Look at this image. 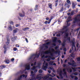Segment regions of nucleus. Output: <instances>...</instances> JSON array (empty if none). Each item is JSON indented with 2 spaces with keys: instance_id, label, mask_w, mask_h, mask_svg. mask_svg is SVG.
I'll use <instances>...</instances> for the list:
<instances>
[{
  "instance_id": "nucleus-1",
  "label": "nucleus",
  "mask_w": 80,
  "mask_h": 80,
  "mask_svg": "<svg viewBox=\"0 0 80 80\" xmlns=\"http://www.w3.org/2000/svg\"><path fill=\"white\" fill-rule=\"evenodd\" d=\"M60 53V51H55V50L53 48H49L48 50L46 51H43L42 52H41L39 54L36 53L34 55V56H35L36 58H38L40 54H41V56L42 58H43L45 57V54H48L49 53L50 56H53L54 53Z\"/></svg>"
},
{
  "instance_id": "nucleus-2",
  "label": "nucleus",
  "mask_w": 80,
  "mask_h": 80,
  "mask_svg": "<svg viewBox=\"0 0 80 80\" xmlns=\"http://www.w3.org/2000/svg\"><path fill=\"white\" fill-rule=\"evenodd\" d=\"M66 38L67 39L68 42V43H71L72 45V47L70 49V50L69 51V53H71L72 52V54L71 55V57H73V58L75 57V54H73V52H74V50H73V48H74L75 50H76V48H75V44H74V42H75V41L73 40L71 42H70V37H68V33L67 32H65Z\"/></svg>"
},
{
  "instance_id": "nucleus-3",
  "label": "nucleus",
  "mask_w": 80,
  "mask_h": 80,
  "mask_svg": "<svg viewBox=\"0 0 80 80\" xmlns=\"http://www.w3.org/2000/svg\"><path fill=\"white\" fill-rule=\"evenodd\" d=\"M70 18H71V17H69L68 18L67 21V26H64L63 27V28L62 29L61 32H58V34L57 35V37H60V36L61 34V35H62L64 33V31H65V30H66V29H67V27H68V26H69L70 25V23H68V22H70V20L69 19H70Z\"/></svg>"
},
{
  "instance_id": "nucleus-4",
  "label": "nucleus",
  "mask_w": 80,
  "mask_h": 80,
  "mask_svg": "<svg viewBox=\"0 0 80 80\" xmlns=\"http://www.w3.org/2000/svg\"><path fill=\"white\" fill-rule=\"evenodd\" d=\"M31 74L30 75L31 77L29 78V80H36V79H40L41 78V76H42V74H39L38 75L36 78L35 75V74L33 73L32 71H31Z\"/></svg>"
},
{
  "instance_id": "nucleus-5",
  "label": "nucleus",
  "mask_w": 80,
  "mask_h": 80,
  "mask_svg": "<svg viewBox=\"0 0 80 80\" xmlns=\"http://www.w3.org/2000/svg\"><path fill=\"white\" fill-rule=\"evenodd\" d=\"M25 71H26V69H25L23 72H22V71H20L18 73V74H20V73L21 74H22V73H24V72H25V74H22V75H21L18 78L17 80H21V79L22 78V77H25V78L27 77V72H25Z\"/></svg>"
},
{
  "instance_id": "nucleus-6",
  "label": "nucleus",
  "mask_w": 80,
  "mask_h": 80,
  "mask_svg": "<svg viewBox=\"0 0 80 80\" xmlns=\"http://www.w3.org/2000/svg\"><path fill=\"white\" fill-rule=\"evenodd\" d=\"M63 71L64 72V74H63V72H62V70H60L59 71V75L60 77L61 78H63V76H65L66 77H67V74H66V72H65V69H63Z\"/></svg>"
},
{
  "instance_id": "nucleus-7",
  "label": "nucleus",
  "mask_w": 80,
  "mask_h": 80,
  "mask_svg": "<svg viewBox=\"0 0 80 80\" xmlns=\"http://www.w3.org/2000/svg\"><path fill=\"white\" fill-rule=\"evenodd\" d=\"M70 61V62H68V65H72V67H77L76 63H75V62L72 59H71Z\"/></svg>"
},
{
  "instance_id": "nucleus-8",
  "label": "nucleus",
  "mask_w": 80,
  "mask_h": 80,
  "mask_svg": "<svg viewBox=\"0 0 80 80\" xmlns=\"http://www.w3.org/2000/svg\"><path fill=\"white\" fill-rule=\"evenodd\" d=\"M36 62H35L34 64L33 63H31V66H33L32 68L31 69V70H33V71H34L35 73H37V70L36 69V67L35 66V65H36Z\"/></svg>"
},
{
  "instance_id": "nucleus-9",
  "label": "nucleus",
  "mask_w": 80,
  "mask_h": 80,
  "mask_svg": "<svg viewBox=\"0 0 80 80\" xmlns=\"http://www.w3.org/2000/svg\"><path fill=\"white\" fill-rule=\"evenodd\" d=\"M47 66H48V63L44 60V63H43V66H42V69L46 71V69L47 68Z\"/></svg>"
},
{
  "instance_id": "nucleus-10",
  "label": "nucleus",
  "mask_w": 80,
  "mask_h": 80,
  "mask_svg": "<svg viewBox=\"0 0 80 80\" xmlns=\"http://www.w3.org/2000/svg\"><path fill=\"white\" fill-rule=\"evenodd\" d=\"M48 76H46L43 78V80H48L49 79V77H53V76L50 74H48Z\"/></svg>"
},
{
  "instance_id": "nucleus-11",
  "label": "nucleus",
  "mask_w": 80,
  "mask_h": 80,
  "mask_svg": "<svg viewBox=\"0 0 80 80\" xmlns=\"http://www.w3.org/2000/svg\"><path fill=\"white\" fill-rule=\"evenodd\" d=\"M45 58H48L47 59V61H50V58H51L52 60H55V58L54 57H51V56L49 55L46 56L45 57Z\"/></svg>"
},
{
  "instance_id": "nucleus-12",
  "label": "nucleus",
  "mask_w": 80,
  "mask_h": 80,
  "mask_svg": "<svg viewBox=\"0 0 80 80\" xmlns=\"http://www.w3.org/2000/svg\"><path fill=\"white\" fill-rule=\"evenodd\" d=\"M72 70H73L75 72L76 71V69H77V68H73L72 67H71L67 69L68 71L69 72H72Z\"/></svg>"
},
{
  "instance_id": "nucleus-13",
  "label": "nucleus",
  "mask_w": 80,
  "mask_h": 80,
  "mask_svg": "<svg viewBox=\"0 0 80 80\" xmlns=\"http://www.w3.org/2000/svg\"><path fill=\"white\" fill-rule=\"evenodd\" d=\"M25 68L28 70H30V64H29V63L27 64L26 65Z\"/></svg>"
},
{
  "instance_id": "nucleus-14",
  "label": "nucleus",
  "mask_w": 80,
  "mask_h": 80,
  "mask_svg": "<svg viewBox=\"0 0 80 80\" xmlns=\"http://www.w3.org/2000/svg\"><path fill=\"white\" fill-rule=\"evenodd\" d=\"M49 44H50V42H46L44 44V47L46 48H48V45H49Z\"/></svg>"
},
{
  "instance_id": "nucleus-15",
  "label": "nucleus",
  "mask_w": 80,
  "mask_h": 80,
  "mask_svg": "<svg viewBox=\"0 0 80 80\" xmlns=\"http://www.w3.org/2000/svg\"><path fill=\"white\" fill-rule=\"evenodd\" d=\"M71 77L72 78H75V80H77V79H78V78L77 77L73 76V74H71Z\"/></svg>"
},
{
  "instance_id": "nucleus-16",
  "label": "nucleus",
  "mask_w": 80,
  "mask_h": 80,
  "mask_svg": "<svg viewBox=\"0 0 80 80\" xmlns=\"http://www.w3.org/2000/svg\"><path fill=\"white\" fill-rule=\"evenodd\" d=\"M3 48L4 49V53L5 54L6 53V52H7V47H6V46L4 45V46L3 47Z\"/></svg>"
},
{
  "instance_id": "nucleus-17",
  "label": "nucleus",
  "mask_w": 80,
  "mask_h": 80,
  "mask_svg": "<svg viewBox=\"0 0 80 80\" xmlns=\"http://www.w3.org/2000/svg\"><path fill=\"white\" fill-rule=\"evenodd\" d=\"M10 41V39L9 38H8L7 39V42H6V44L7 45H8V44H9Z\"/></svg>"
},
{
  "instance_id": "nucleus-18",
  "label": "nucleus",
  "mask_w": 80,
  "mask_h": 80,
  "mask_svg": "<svg viewBox=\"0 0 80 80\" xmlns=\"http://www.w3.org/2000/svg\"><path fill=\"white\" fill-rule=\"evenodd\" d=\"M19 16L21 17H23L24 16H25V14L24 13H20L19 14Z\"/></svg>"
},
{
  "instance_id": "nucleus-19",
  "label": "nucleus",
  "mask_w": 80,
  "mask_h": 80,
  "mask_svg": "<svg viewBox=\"0 0 80 80\" xmlns=\"http://www.w3.org/2000/svg\"><path fill=\"white\" fill-rule=\"evenodd\" d=\"M72 8L73 9H74V8H75V4L74 2H73L72 3Z\"/></svg>"
},
{
  "instance_id": "nucleus-20",
  "label": "nucleus",
  "mask_w": 80,
  "mask_h": 80,
  "mask_svg": "<svg viewBox=\"0 0 80 80\" xmlns=\"http://www.w3.org/2000/svg\"><path fill=\"white\" fill-rule=\"evenodd\" d=\"M5 67V66L4 65H2L0 66V68L1 69H3Z\"/></svg>"
},
{
  "instance_id": "nucleus-21",
  "label": "nucleus",
  "mask_w": 80,
  "mask_h": 80,
  "mask_svg": "<svg viewBox=\"0 0 80 80\" xmlns=\"http://www.w3.org/2000/svg\"><path fill=\"white\" fill-rule=\"evenodd\" d=\"M18 29H16L13 30V33H17V32H18Z\"/></svg>"
},
{
  "instance_id": "nucleus-22",
  "label": "nucleus",
  "mask_w": 80,
  "mask_h": 80,
  "mask_svg": "<svg viewBox=\"0 0 80 80\" xmlns=\"http://www.w3.org/2000/svg\"><path fill=\"white\" fill-rule=\"evenodd\" d=\"M53 41L54 42H56V40H57V38L56 37H53L52 38Z\"/></svg>"
},
{
  "instance_id": "nucleus-23",
  "label": "nucleus",
  "mask_w": 80,
  "mask_h": 80,
  "mask_svg": "<svg viewBox=\"0 0 80 80\" xmlns=\"http://www.w3.org/2000/svg\"><path fill=\"white\" fill-rule=\"evenodd\" d=\"M29 29V28H22V30L24 31L27 30Z\"/></svg>"
},
{
  "instance_id": "nucleus-24",
  "label": "nucleus",
  "mask_w": 80,
  "mask_h": 80,
  "mask_svg": "<svg viewBox=\"0 0 80 80\" xmlns=\"http://www.w3.org/2000/svg\"><path fill=\"white\" fill-rule=\"evenodd\" d=\"M64 6L65 7H70V5L68 4L67 3H65Z\"/></svg>"
},
{
  "instance_id": "nucleus-25",
  "label": "nucleus",
  "mask_w": 80,
  "mask_h": 80,
  "mask_svg": "<svg viewBox=\"0 0 80 80\" xmlns=\"http://www.w3.org/2000/svg\"><path fill=\"white\" fill-rule=\"evenodd\" d=\"M49 63L50 65H52L53 63V61H50Z\"/></svg>"
},
{
  "instance_id": "nucleus-26",
  "label": "nucleus",
  "mask_w": 80,
  "mask_h": 80,
  "mask_svg": "<svg viewBox=\"0 0 80 80\" xmlns=\"http://www.w3.org/2000/svg\"><path fill=\"white\" fill-rule=\"evenodd\" d=\"M48 6H49V8H51L52 9V4H48Z\"/></svg>"
},
{
  "instance_id": "nucleus-27",
  "label": "nucleus",
  "mask_w": 80,
  "mask_h": 80,
  "mask_svg": "<svg viewBox=\"0 0 80 80\" xmlns=\"http://www.w3.org/2000/svg\"><path fill=\"white\" fill-rule=\"evenodd\" d=\"M8 29L9 30H12V26H9Z\"/></svg>"
},
{
  "instance_id": "nucleus-28",
  "label": "nucleus",
  "mask_w": 80,
  "mask_h": 80,
  "mask_svg": "<svg viewBox=\"0 0 80 80\" xmlns=\"http://www.w3.org/2000/svg\"><path fill=\"white\" fill-rule=\"evenodd\" d=\"M67 2L69 3V4H71V2H70V1L69 0H67Z\"/></svg>"
},
{
  "instance_id": "nucleus-29",
  "label": "nucleus",
  "mask_w": 80,
  "mask_h": 80,
  "mask_svg": "<svg viewBox=\"0 0 80 80\" xmlns=\"http://www.w3.org/2000/svg\"><path fill=\"white\" fill-rule=\"evenodd\" d=\"M5 62H6L7 63H10V61L8 60H6Z\"/></svg>"
},
{
  "instance_id": "nucleus-30",
  "label": "nucleus",
  "mask_w": 80,
  "mask_h": 80,
  "mask_svg": "<svg viewBox=\"0 0 80 80\" xmlns=\"http://www.w3.org/2000/svg\"><path fill=\"white\" fill-rule=\"evenodd\" d=\"M40 62L38 63V67L39 68H40Z\"/></svg>"
},
{
  "instance_id": "nucleus-31",
  "label": "nucleus",
  "mask_w": 80,
  "mask_h": 80,
  "mask_svg": "<svg viewBox=\"0 0 80 80\" xmlns=\"http://www.w3.org/2000/svg\"><path fill=\"white\" fill-rule=\"evenodd\" d=\"M38 8V5H36L35 6V10H37Z\"/></svg>"
},
{
  "instance_id": "nucleus-32",
  "label": "nucleus",
  "mask_w": 80,
  "mask_h": 80,
  "mask_svg": "<svg viewBox=\"0 0 80 80\" xmlns=\"http://www.w3.org/2000/svg\"><path fill=\"white\" fill-rule=\"evenodd\" d=\"M18 49L16 48H14L13 49L14 51H17Z\"/></svg>"
},
{
  "instance_id": "nucleus-33",
  "label": "nucleus",
  "mask_w": 80,
  "mask_h": 80,
  "mask_svg": "<svg viewBox=\"0 0 80 80\" xmlns=\"http://www.w3.org/2000/svg\"><path fill=\"white\" fill-rule=\"evenodd\" d=\"M67 66H68V64L66 65V64H63V67H67Z\"/></svg>"
},
{
  "instance_id": "nucleus-34",
  "label": "nucleus",
  "mask_w": 80,
  "mask_h": 80,
  "mask_svg": "<svg viewBox=\"0 0 80 80\" xmlns=\"http://www.w3.org/2000/svg\"><path fill=\"white\" fill-rule=\"evenodd\" d=\"M49 70H53V68L52 67H50L49 68Z\"/></svg>"
},
{
  "instance_id": "nucleus-35",
  "label": "nucleus",
  "mask_w": 80,
  "mask_h": 80,
  "mask_svg": "<svg viewBox=\"0 0 80 80\" xmlns=\"http://www.w3.org/2000/svg\"><path fill=\"white\" fill-rule=\"evenodd\" d=\"M65 41H64L63 43L62 44V47H64V46H65Z\"/></svg>"
},
{
  "instance_id": "nucleus-36",
  "label": "nucleus",
  "mask_w": 80,
  "mask_h": 80,
  "mask_svg": "<svg viewBox=\"0 0 80 80\" xmlns=\"http://www.w3.org/2000/svg\"><path fill=\"white\" fill-rule=\"evenodd\" d=\"M70 15H73V11H72L71 13H70Z\"/></svg>"
},
{
  "instance_id": "nucleus-37",
  "label": "nucleus",
  "mask_w": 80,
  "mask_h": 80,
  "mask_svg": "<svg viewBox=\"0 0 80 80\" xmlns=\"http://www.w3.org/2000/svg\"><path fill=\"white\" fill-rule=\"evenodd\" d=\"M77 61H80V58H77Z\"/></svg>"
},
{
  "instance_id": "nucleus-38",
  "label": "nucleus",
  "mask_w": 80,
  "mask_h": 80,
  "mask_svg": "<svg viewBox=\"0 0 80 80\" xmlns=\"http://www.w3.org/2000/svg\"><path fill=\"white\" fill-rule=\"evenodd\" d=\"M51 20H52V19H50L49 20V22H48V24H49V23H50V22H51Z\"/></svg>"
},
{
  "instance_id": "nucleus-39",
  "label": "nucleus",
  "mask_w": 80,
  "mask_h": 80,
  "mask_svg": "<svg viewBox=\"0 0 80 80\" xmlns=\"http://www.w3.org/2000/svg\"><path fill=\"white\" fill-rule=\"evenodd\" d=\"M39 73H42V70H40L39 71Z\"/></svg>"
},
{
  "instance_id": "nucleus-40",
  "label": "nucleus",
  "mask_w": 80,
  "mask_h": 80,
  "mask_svg": "<svg viewBox=\"0 0 80 80\" xmlns=\"http://www.w3.org/2000/svg\"><path fill=\"white\" fill-rule=\"evenodd\" d=\"M14 58H12L11 59V62H13V61H14Z\"/></svg>"
},
{
  "instance_id": "nucleus-41",
  "label": "nucleus",
  "mask_w": 80,
  "mask_h": 80,
  "mask_svg": "<svg viewBox=\"0 0 80 80\" xmlns=\"http://www.w3.org/2000/svg\"><path fill=\"white\" fill-rule=\"evenodd\" d=\"M20 26V25L19 24H16V27H19Z\"/></svg>"
},
{
  "instance_id": "nucleus-42",
  "label": "nucleus",
  "mask_w": 80,
  "mask_h": 80,
  "mask_svg": "<svg viewBox=\"0 0 80 80\" xmlns=\"http://www.w3.org/2000/svg\"><path fill=\"white\" fill-rule=\"evenodd\" d=\"M16 47H19V45H18V44H16Z\"/></svg>"
},
{
  "instance_id": "nucleus-43",
  "label": "nucleus",
  "mask_w": 80,
  "mask_h": 80,
  "mask_svg": "<svg viewBox=\"0 0 80 80\" xmlns=\"http://www.w3.org/2000/svg\"><path fill=\"white\" fill-rule=\"evenodd\" d=\"M78 73L77 72H75L74 74V75H77V74Z\"/></svg>"
},
{
  "instance_id": "nucleus-44",
  "label": "nucleus",
  "mask_w": 80,
  "mask_h": 80,
  "mask_svg": "<svg viewBox=\"0 0 80 80\" xmlns=\"http://www.w3.org/2000/svg\"><path fill=\"white\" fill-rule=\"evenodd\" d=\"M55 50H57V48H58V47L57 46V47H55Z\"/></svg>"
},
{
  "instance_id": "nucleus-45",
  "label": "nucleus",
  "mask_w": 80,
  "mask_h": 80,
  "mask_svg": "<svg viewBox=\"0 0 80 80\" xmlns=\"http://www.w3.org/2000/svg\"><path fill=\"white\" fill-rule=\"evenodd\" d=\"M47 23H48V22H47V21H46L44 23H45V24H47Z\"/></svg>"
},
{
  "instance_id": "nucleus-46",
  "label": "nucleus",
  "mask_w": 80,
  "mask_h": 80,
  "mask_svg": "<svg viewBox=\"0 0 80 80\" xmlns=\"http://www.w3.org/2000/svg\"><path fill=\"white\" fill-rule=\"evenodd\" d=\"M25 40H26L27 43H28V40L27 39V38H26Z\"/></svg>"
},
{
  "instance_id": "nucleus-47",
  "label": "nucleus",
  "mask_w": 80,
  "mask_h": 80,
  "mask_svg": "<svg viewBox=\"0 0 80 80\" xmlns=\"http://www.w3.org/2000/svg\"><path fill=\"white\" fill-rule=\"evenodd\" d=\"M46 20H49V18H46Z\"/></svg>"
},
{
  "instance_id": "nucleus-48",
  "label": "nucleus",
  "mask_w": 80,
  "mask_h": 80,
  "mask_svg": "<svg viewBox=\"0 0 80 80\" xmlns=\"http://www.w3.org/2000/svg\"><path fill=\"white\" fill-rule=\"evenodd\" d=\"M53 45L54 46H56V44L55 43H53Z\"/></svg>"
},
{
  "instance_id": "nucleus-49",
  "label": "nucleus",
  "mask_w": 80,
  "mask_h": 80,
  "mask_svg": "<svg viewBox=\"0 0 80 80\" xmlns=\"http://www.w3.org/2000/svg\"><path fill=\"white\" fill-rule=\"evenodd\" d=\"M10 24H13V22H12V21L11 22H10Z\"/></svg>"
},
{
  "instance_id": "nucleus-50",
  "label": "nucleus",
  "mask_w": 80,
  "mask_h": 80,
  "mask_svg": "<svg viewBox=\"0 0 80 80\" xmlns=\"http://www.w3.org/2000/svg\"><path fill=\"white\" fill-rule=\"evenodd\" d=\"M58 42H59V43H61V41H60V40H59L58 41Z\"/></svg>"
},
{
  "instance_id": "nucleus-51",
  "label": "nucleus",
  "mask_w": 80,
  "mask_h": 80,
  "mask_svg": "<svg viewBox=\"0 0 80 80\" xmlns=\"http://www.w3.org/2000/svg\"><path fill=\"white\" fill-rule=\"evenodd\" d=\"M79 45V44H78V43H77V47H78V46Z\"/></svg>"
},
{
  "instance_id": "nucleus-52",
  "label": "nucleus",
  "mask_w": 80,
  "mask_h": 80,
  "mask_svg": "<svg viewBox=\"0 0 80 80\" xmlns=\"http://www.w3.org/2000/svg\"><path fill=\"white\" fill-rule=\"evenodd\" d=\"M68 15H70V13L69 12L68 13Z\"/></svg>"
},
{
  "instance_id": "nucleus-53",
  "label": "nucleus",
  "mask_w": 80,
  "mask_h": 80,
  "mask_svg": "<svg viewBox=\"0 0 80 80\" xmlns=\"http://www.w3.org/2000/svg\"><path fill=\"white\" fill-rule=\"evenodd\" d=\"M42 48H40V51H41L42 50Z\"/></svg>"
},
{
  "instance_id": "nucleus-54",
  "label": "nucleus",
  "mask_w": 80,
  "mask_h": 80,
  "mask_svg": "<svg viewBox=\"0 0 80 80\" xmlns=\"http://www.w3.org/2000/svg\"><path fill=\"white\" fill-rule=\"evenodd\" d=\"M50 80H52L53 79H52V78H49Z\"/></svg>"
},
{
  "instance_id": "nucleus-55",
  "label": "nucleus",
  "mask_w": 80,
  "mask_h": 80,
  "mask_svg": "<svg viewBox=\"0 0 80 80\" xmlns=\"http://www.w3.org/2000/svg\"><path fill=\"white\" fill-rule=\"evenodd\" d=\"M67 62V60L66 59V60H65V62L66 63V62Z\"/></svg>"
},
{
  "instance_id": "nucleus-56",
  "label": "nucleus",
  "mask_w": 80,
  "mask_h": 80,
  "mask_svg": "<svg viewBox=\"0 0 80 80\" xmlns=\"http://www.w3.org/2000/svg\"><path fill=\"white\" fill-rule=\"evenodd\" d=\"M48 73H51V71H48Z\"/></svg>"
},
{
  "instance_id": "nucleus-57",
  "label": "nucleus",
  "mask_w": 80,
  "mask_h": 80,
  "mask_svg": "<svg viewBox=\"0 0 80 80\" xmlns=\"http://www.w3.org/2000/svg\"><path fill=\"white\" fill-rule=\"evenodd\" d=\"M77 1L78 2H80V0H77Z\"/></svg>"
},
{
  "instance_id": "nucleus-58",
  "label": "nucleus",
  "mask_w": 80,
  "mask_h": 80,
  "mask_svg": "<svg viewBox=\"0 0 80 80\" xmlns=\"http://www.w3.org/2000/svg\"><path fill=\"white\" fill-rule=\"evenodd\" d=\"M64 51H65H65H66V48H64Z\"/></svg>"
},
{
  "instance_id": "nucleus-59",
  "label": "nucleus",
  "mask_w": 80,
  "mask_h": 80,
  "mask_svg": "<svg viewBox=\"0 0 80 80\" xmlns=\"http://www.w3.org/2000/svg\"><path fill=\"white\" fill-rule=\"evenodd\" d=\"M52 65H56V64H55V63H54Z\"/></svg>"
},
{
  "instance_id": "nucleus-60",
  "label": "nucleus",
  "mask_w": 80,
  "mask_h": 80,
  "mask_svg": "<svg viewBox=\"0 0 80 80\" xmlns=\"http://www.w3.org/2000/svg\"><path fill=\"white\" fill-rule=\"evenodd\" d=\"M53 80H56L57 79H56V78H54Z\"/></svg>"
},
{
  "instance_id": "nucleus-61",
  "label": "nucleus",
  "mask_w": 80,
  "mask_h": 80,
  "mask_svg": "<svg viewBox=\"0 0 80 80\" xmlns=\"http://www.w3.org/2000/svg\"><path fill=\"white\" fill-rule=\"evenodd\" d=\"M64 58V56H62V58Z\"/></svg>"
},
{
  "instance_id": "nucleus-62",
  "label": "nucleus",
  "mask_w": 80,
  "mask_h": 80,
  "mask_svg": "<svg viewBox=\"0 0 80 80\" xmlns=\"http://www.w3.org/2000/svg\"><path fill=\"white\" fill-rule=\"evenodd\" d=\"M61 62L62 63V62H63V60L62 59L61 60Z\"/></svg>"
},
{
  "instance_id": "nucleus-63",
  "label": "nucleus",
  "mask_w": 80,
  "mask_h": 80,
  "mask_svg": "<svg viewBox=\"0 0 80 80\" xmlns=\"http://www.w3.org/2000/svg\"><path fill=\"white\" fill-rule=\"evenodd\" d=\"M13 38H14V37H13V38H12V41H13Z\"/></svg>"
},
{
  "instance_id": "nucleus-64",
  "label": "nucleus",
  "mask_w": 80,
  "mask_h": 80,
  "mask_svg": "<svg viewBox=\"0 0 80 80\" xmlns=\"http://www.w3.org/2000/svg\"><path fill=\"white\" fill-rule=\"evenodd\" d=\"M80 27L78 29V30H80Z\"/></svg>"
}]
</instances>
